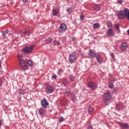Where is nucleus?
Masks as SVG:
<instances>
[{"label":"nucleus","instance_id":"15","mask_svg":"<svg viewBox=\"0 0 129 129\" xmlns=\"http://www.w3.org/2000/svg\"><path fill=\"white\" fill-rule=\"evenodd\" d=\"M38 112L39 115H44L46 112V110L41 108L38 109Z\"/></svg>","mask_w":129,"mask_h":129},{"label":"nucleus","instance_id":"38","mask_svg":"<svg viewBox=\"0 0 129 129\" xmlns=\"http://www.w3.org/2000/svg\"><path fill=\"white\" fill-rule=\"evenodd\" d=\"M117 91H118V89H117V88H115L113 90V92H114V93H115L116 92H117Z\"/></svg>","mask_w":129,"mask_h":129},{"label":"nucleus","instance_id":"30","mask_svg":"<svg viewBox=\"0 0 129 129\" xmlns=\"http://www.w3.org/2000/svg\"><path fill=\"white\" fill-rule=\"evenodd\" d=\"M70 80H71V81H74V80H75V77L73 75L70 76Z\"/></svg>","mask_w":129,"mask_h":129},{"label":"nucleus","instance_id":"42","mask_svg":"<svg viewBox=\"0 0 129 129\" xmlns=\"http://www.w3.org/2000/svg\"><path fill=\"white\" fill-rule=\"evenodd\" d=\"M52 79H57V76L56 75H53L52 76Z\"/></svg>","mask_w":129,"mask_h":129},{"label":"nucleus","instance_id":"40","mask_svg":"<svg viewBox=\"0 0 129 129\" xmlns=\"http://www.w3.org/2000/svg\"><path fill=\"white\" fill-rule=\"evenodd\" d=\"M123 1L122 0H118L117 3L119 5H122Z\"/></svg>","mask_w":129,"mask_h":129},{"label":"nucleus","instance_id":"27","mask_svg":"<svg viewBox=\"0 0 129 129\" xmlns=\"http://www.w3.org/2000/svg\"><path fill=\"white\" fill-rule=\"evenodd\" d=\"M126 18L129 21V10L127 9V12H126Z\"/></svg>","mask_w":129,"mask_h":129},{"label":"nucleus","instance_id":"36","mask_svg":"<svg viewBox=\"0 0 129 129\" xmlns=\"http://www.w3.org/2000/svg\"><path fill=\"white\" fill-rule=\"evenodd\" d=\"M115 109L116 110H119V104H116Z\"/></svg>","mask_w":129,"mask_h":129},{"label":"nucleus","instance_id":"44","mask_svg":"<svg viewBox=\"0 0 129 129\" xmlns=\"http://www.w3.org/2000/svg\"><path fill=\"white\" fill-rule=\"evenodd\" d=\"M3 86V80L0 79V87Z\"/></svg>","mask_w":129,"mask_h":129},{"label":"nucleus","instance_id":"6","mask_svg":"<svg viewBox=\"0 0 129 129\" xmlns=\"http://www.w3.org/2000/svg\"><path fill=\"white\" fill-rule=\"evenodd\" d=\"M88 87L92 90H96L97 87H98V85L93 82H89L88 83Z\"/></svg>","mask_w":129,"mask_h":129},{"label":"nucleus","instance_id":"34","mask_svg":"<svg viewBox=\"0 0 129 129\" xmlns=\"http://www.w3.org/2000/svg\"><path fill=\"white\" fill-rule=\"evenodd\" d=\"M108 86H109V88H111V89H112V88H113V84H112L111 83H109L108 84Z\"/></svg>","mask_w":129,"mask_h":129},{"label":"nucleus","instance_id":"16","mask_svg":"<svg viewBox=\"0 0 129 129\" xmlns=\"http://www.w3.org/2000/svg\"><path fill=\"white\" fill-rule=\"evenodd\" d=\"M94 9L96 12H99V11H100V5L95 4L94 5Z\"/></svg>","mask_w":129,"mask_h":129},{"label":"nucleus","instance_id":"3","mask_svg":"<svg viewBox=\"0 0 129 129\" xmlns=\"http://www.w3.org/2000/svg\"><path fill=\"white\" fill-rule=\"evenodd\" d=\"M34 47V45H31V46H27L22 49V52L24 53L25 55H29L33 52Z\"/></svg>","mask_w":129,"mask_h":129},{"label":"nucleus","instance_id":"49","mask_svg":"<svg viewBox=\"0 0 129 129\" xmlns=\"http://www.w3.org/2000/svg\"><path fill=\"white\" fill-rule=\"evenodd\" d=\"M74 40H75V37H72V42H73V41H74Z\"/></svg>","mask_w":129,"mask_h":129},{"label":"nucleus","instance_id":"10","mask_svg":"<svg viewBox=\"0 0 129 129\" xmlns=\"http://www.w3.org/2000/svg\"><path fill=\"white\" fill-rule=\"evenodd\" d=\"M41 105L43 108H46L47 106L49 105V103L47 101L46 98H44L41 101Z\"/></svg>","mask_w":129,"mask_h":129},{"label":"nucleus","instance_id":"4","mask_svg":"<svg viewBox=\"0 0 129 129\" xmlns=\"http://www.w3.org/2000/svg\"><path fill=\"white\" fill-rule=\"evenodd\" d=\"M127 8H125L124 11H117L116 13V16L120 20H123L126 18V12Z\"/></svg>","mask_w":129,"mask_h":129},{"label":"nucleus","instance_id":"20","mask_svg":"<svg viewBox=\"0 0 129 129\" xmlns=\"http://www.w3.org/2000/svg\"><path fill=\"white\" fill-rule=\"evenodd\" d=\"M65 96H67V97H69L70 95H72V93H71V91L70 90H66L64 93Z\"/></svg>","mask_w":129,"mask_h":129},{"label":"nucleus","instance_id":"21","mask_svg":"<svg viewBox=\"0 0 129 129\" xmlns=\"http://www.w3.org/2000/svg\"><path fill=\"white\" fill-rule=\"evenodd\" d=\"M93 29H97V28H100V24L98 23H95L93 26Z\"/></svg>","mask_w":129,"mask_h":129},{"label":"nucleus","instance_id":"5","mask_svg":"<svg viewBox=\"0 0 129 129\" xmlns=\"http://www.w3.org/2000/svg\"><path fill=\"white\" fill-rule=\"evenodd\" d=\"M19 63L22 70H23L24 71L29 70V66L27 64V61L26 60L21 59Z\"/></svg>","mask_w":129,"mask_h":129},{"label":"nucleus","instance_id":"51","mask_svg":"<svg viewBox=\"0 0 129 129\" xmlns=\"http://www.w3.org/2000/svg\"><path fill=\"white\" fill-rule=\"evenodd\" d=\"M127 34L129 35V29L127 31Z\"/></svg>","mask_w":129,"mask_h":129},{"label":"nucleus","instance_id":"37","mask_svg":"<svg viewBox=\"0 0 129 129\" xmlns=\"http://www.w3.org/2000/svg\"><path fill=\"white\" fill-rule=\"evenodd\" d=\"M64 118L62 116H60L59 119V122H61L62 121H64Z\"/></svg>","mask_w":129,"mask_h":129},{"label":"nucleus","instance_id":"29","mask_svg":"<svg viewBox=\"0 0 129 129\" xmlns=\"http://www.w3.org/2000/svg\"><path fill=\"white\" fill-rule=\"evenodd\" d=\"M7 34H8V32L3 31V33H2L3 37H4V38H6L7 37Z\"/></svg>","mask_w":129,"mask_h":129},{"label":"nucleus","instance_id":"35","mask_svg":"<svg viewBox=\"0 0 129 129\" xmlns=\"http://www.w3.org/2000/svg\"><path fill=\"white\" fill-rule=\"evenodd\" d=\"M73 98L72 99V100L73 101H74L75 100H76V99H77V97H76V96L75 95V94H73Z\"/></svg>","mask_w":129,"mask_h":129},{"label":"nucleus","instance_id":"46","mask_svg":"<svg viewBox=\"0 0 129 129\" xmlns=\"http://www.w3.org/2000/svg\"><path fill=\"white\" fill-rule=\"evenodd\" d=\"M58 71L59 72H60V73H62V72H64V71H63L62 69H59Z\"/></svg>","mask_w":129,"mask_h":129},{"label":"nucleus","instance_id":"14","mask_svg":"<svg viewBox=\"0 0 129 129\" xmlns=\"http://www.w3.org/2000/svg\"><path fill=\"white\" fill-rule=\"evenodd\" d=\"M127 48V44L126 42H123L121 44V49L122 51H125Z\"/></svg>","mask_w":129,"mask_h":129},{"label":"nucleus","instance_id":"32","mask_svg":"<svg viewBox=\"0 0 129 129\" xmlns=\"http://www.w3.org/2000/svg\"><path fill=\"white\" fill-rule=\"evenodd\" d=\"M67 11L68 14H71L72 13V8H69Z\"/></svg>","mask_w":129,"mask_h":129},{"label":"nucleus","instance_id":"17","mask_svg":"<svg viewBox=\"0 0 129 129\" xmlns=\"http://www.w3.org/2000/svg\"><path fill=\"white\" fill-rule=\"evenodd\" d=\"M60 13V11H59V10H56V9H53L52 10V15L53 16H58V15H59V14Z\"/></svg>","mask_w":129,"mask_h":129},{"label":"nucleus","instance_id":"2","mask_svg":"<svg viewBox=\"0 0 129 129\" xmlns=\"http://www.w3.org/2000/svg\"><path fill=\"white\" fill-rule=\"evenodd\" d=\"M112 97V95H111V93L109 91L104 93L103 97V100L106 105H109V102L110 101V99H111Z\"/></svg>","mask_w":129,"mask_h":129},{"label":"nucleus","instance_id":"45","mask_svg":"<svg viewBox=\"0 0 129 129\" xmlns=\"http://www.w3.org/2000/svg\"><path fill=\"white\" fill-rule=\"evenodd\" d=\"M110 56L112 57V58H114V54H113V52L111 53Z\"/></svg>","mask_w":129,"mask_h":129},{"label":"nucleus","instance_id":"23","mask_svg":"<svg viewBox=\"0 0 129 129\" xmlns=\"http://www.w3.org/2000/svg\"><path fill=\"white\" fill-rule=\"evenodd\" d=\"M62 84L65 86V87H67V84H68V82H67V80L66 79H64L62 81Z\"/></svg>","mask_w":129,"mask_h":129},{"label":"nucleus","instance_id":"43","mask_svg":"<svg viewBox=\"0 0 129 129\" xmlns=\"http://www.w3.org/2000/svg\"><path fill=\"white\" fill-rule=\"evenodd\" d=\"M87 129H93V128L92 127V125H90L88 126Z\"/></svg>","mask_w":129,"mask_h":129},{"label":"nucleus","instance_id":"18","mask_svg":"<svg viewBox=\"0 0 129 129\" xmlns=\"http://www.w3.org/2000/svg\"><path fill=\"white\" fill-rule=\"evenodd\" d=\"M27 64L29 65L30 67H34V63H33V60L31 59H28L26 61Z\"/></svg>","mask_w":129,"mask_h":129},{"label":"nucleus","instance_id":"28","mask_svg":"<svg viewBox=\"0 0 129 129\" xmlns=\"http://www.w3.org/2000/svg\"><path fill=\"white\" fill-rule=\"evenodd\" d=\"M115 28L118 32H119V24H115Z\"/></svg>","mask_w":129,"mask_h":129},{"label":"nucleus","instance_id":"39","mask_svg":"<svg viewBox=\"0 0 129 129\" xmlns=\"http://www.w3.org/2000/svg\"><path fill=\"white\" fill-rule=\"evenodd\" d=\"M83 14H81L80 15V20L81 21H83L84 20V16L82 15Z\"/></svg>","mask_w":129,"mask_h":129},{"label":"nucleus","instance_id":"25","mask_svg":"<svg viewBox=\"0 0 129 129\" xmlns=\"http://www.w3.org/2000/svg\"><path fill=\"white\" fill-rule=\"evenodd\" d=\"M59 45H60V42H57V40L53 41V46H59Z\"/></svg>","mask_w":129,"mask_h":129},{"label":"nucleus","instance_id":"9","mask_svg":"<svg viewBox=\"0 0 129 129\" xmlns=\"http://www.w3.org/2000/svg\"><path fill=\"white\" fill-rule=\"evenodd\" d=\"M20 34L21 37H26V36L29 37L30 35L32 34V32H30L28 30H21L20 32Z\"/></svg>","mask_w":129,"mask_h":129},{"label":"nucleus","instance_id":"7","mask_svg":"<svg viewBox=\"0 0 129 129\" xmlns=\"http://www.w3.org/2000/svg\"><path fill=\"white\" fill-rule=\"evenodd\" d=\"M66 30H67V26H66V24L64 23H61L58 27V33H64V32H66Z\"/></svg>","mask_w":129,"mask_h":129},{"label":"nucleus","instance_id":"13","mask_svg":"<svg viewBox=\"0 0 129 129\" xmlns=\"http://www.w3.org/2000/svg\"><path fill=\"white\" fill-rule=\"evenodd\" d=\"M106 34L108 37H113L114 36L112 29H108L106 32Z\"/></svg>","mask_w":129,"mask_h":129},{"label":"nucleus","instance_id":"48","mask_svg":"<svg viewBox=\"0 0 129 129\" xmlns=\"http://www.w3.org/2000/svg\"><path fill=\"white\" fill-rule=\"evenodd\" d=\"M3 63V61L2 60H0V68H2V63Z\"/></svg>","mask_w":129,"mask_h":129},{"label":"nucleus","instance_id":"26","mask_svg":"<svg viewBox=\"0 0 129 129\" xmlns=\"http://www.w3.org/2000/svg\"><path fill=\"white\" fill-rule=\"evenodd\" d=\"M22 58H23V55H22V54H19L18 55V59L19 62L21 61V60H23V59H22Z\"/></svg>","mask_w":129,"mask_h":129},{"label":"nucleus","instance_id":"50","mask_svg":"<svg viewBox=\"0 0 129 129\" xmlns=\"http://www.w3.org/2000/svg\"><path fill=\"white\" fill-rule=\"evenodd\" d=\"M2 120H0V127L1 126H2Z\"/></svg>","mask_w":129,"mask_h":129},{"label":"nucleus","instance_id":"31","mask_svg":"<svg viewBox=\"0 0 129 129\" xmlns=\"http://www.w3.org/2000/svg\"><path fill=\"white\" fill-rule=\"evenodd\" d=\"M89 112L91 114L93 113V108H92V107H90L89 108Z\"/></svg>","mask_w":129,"mask_h":129},{"label":"nucleus","instance_id":"1","mask_svg":"<svg viewBox=\"0 0 129 129\" xmlns=\"http://www.w3.org/2000/svg\"><path fill=\"white\" fill-rule=\"evenodd\" d=\"M88 56L90 59L96 58V61L99 64H102V62H103L102 56L99 54L95 52L93 50L89 49Z\"/></svg>","mask_w":129,"mask_h":129},{"label":"nucleus","instance_id":"24","mask_svg":"<svg viewBox=\"0 0 129 129\" xmlns=\"http://www.w3.org/2000/svg\"><path fill=\"white\" fill-rule=\"evenodd\" d=\"M106 25L107 27L109 28H112V22L109 21L106 23Z\"/></svg>","mask_w":129,"mask_h":129},{"label":"nucleus","instance_id":"22","mask_svg":"<svg viewBox=\"0 0 129 129\" xmlns=\"http://www.w3.org/2000/svg\"><path fill=\"white\" fill-rule=\"evenodd\" d=\"M52 40H53V39H52V38L49 37L47 39L45 40V42L47 44H52Z\"/></svg>","mask_w":129,"mask_h":129},{"label":"nucleus","instance_id":"41","mask_svg":"<svg viewBox=\"0 0 129 129\" xmlns=\"http://www.w3.org/2000/svg\"><path fill=\"white\" fill-rule=\"evenodd\" d=\"M61 104H62V105H65V104H66V101H62L61 102Z\"/></svg>","mask_w":129,"mask_h":129},{"label":"nucleus","instance_id":"11","mask_svg":"<svg viewBox=\"0 0 129 129\" xmlns=\"http://www.w3.org/2000/svg\"><path fill=\"white\" fill-rule=\"evenodd\" d=\"M45 91L47 93H52L54 91V88L51 86H47L46 87Z\"/></svg>","mask_w":129,"mask_h":129},{"label":"nucleus","instance_id":"52","mask_svg":"<svg viewBox=\"0 0 129 129\" xmlns=\"http://www.w3.org/2000/svg\"><path fill=\"white\" fill-rule=\"evenodd\" d=\"M94 39H96V37H94Z\"/></svg>","mask_w":129,"mask_h":129},{"label":"nucleus","instance_id":"8","mask_svg":"<svg viewBox=\"0 0 129 129\" xmlns=\"http://www.w3.org/2000/svg\"><path fill=\"white\" fill-rule=\"evenodd\" d=\"M77 59V54L75 52H72L69 55V62L70 63H74L75 60Z\"/></svg>","mask_w":129,"mask_h":129},{"label":"nucleus","instance_id":"19","mask_svg":"<svg viewBox=\"0 0 129 129\" xmlns=\"http://www.w3.org/2000/svg\"><path fill=\"white\" fill-rule=\"evenodd\" d=\"M25 90L23 88L19 89L18 90L19 94H20V95H25V93H26L25 92Z\"/></svg>","mask_w":129,"mask_h":129},{"label":"nucleus","instance_id":"33","mask_svg":"<svg viewBox=\"0 0 129 129\" xmlns=\"http://www.w3.org/2000/svg\"><path fill=\"white\" fill-rule=\"evenodd\" d=\"M110 81H117V79L113 77H112L110 79Z\"/></svg>","mask_w":129,"mask_h":129},{"label":"nucleus","instance_id":"12","mask_svg":"<svg viewBox=\"0 0 129 129\" xmlns=\"http://www.w3.org/2000/svg\"><path fill=\"white\" fill-rule=\"evenodd\" d=\"M119 125L123 129H126V128H129V125L128 123H123L122 122H120L119 123Z\"/></svg>","mask_w":129,"mask_h":129},{"label":"nucleus","instance_id":"47","mask_svg":"<svg viewBox=\"0 0 129 129\" xmlns=\"http://www.w3.org/2000/svg\"><path fill=\"white\" fill-rule=\"evenodd\" d=\"M22 2H23L24 4H26V3H28V0H22Z\"/></svg>","mask_w":129,"mask_h":129}]
</instances>
